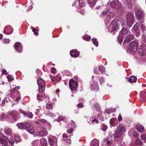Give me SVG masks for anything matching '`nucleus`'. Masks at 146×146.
Masks as SVG:
<instances>
[{
	"instance_id": "nucleus-1",
	"label": "nucleus",
	"mask_w": 146,
	"mask_h": 146,
	"mask_svg": "<svg viewBox=\"0 0 146 146\" xmlns=\"http://www.w3.org/2000/svg\"><path fill=\"white\" fill-rule=\"evenodd\" d=\"M125 128L123 126L118 127L113 135L115 138H119L120 140L123 138L124 132H125Z\"/></svg>"
},
{
	"instance_id": "nucleus-33",
	"label": "nucleus",
	"mask_w": 146,
	"mask_h": 146,
	"mask_svg": "<svg viewBox=\"0 0 146 146\" xmlns=\"http://www.w3.org/2000/svg\"><path fill=\"white\" fill-rule=\"evenodd\" d=\"M140 95L143 100L146 101V90L141 92Z\"/></svg>"
},
{
	"instance_id": "nucleus-40",
	"label": "nucleus",
	"mask_w": 146,
	"mask_h": 146,
	"mask_svg": "<svg viewBox=\"0 0 146 146\" xmlns=\"http://www.w3.org/2000/svg\"><path fill=\"white\" fill-rule=\"evenodd\" d=\"M135 143L136 144L141 145H142V143L140 139H136L135 141Z\"/></svg>"
},
{
	"instance_id": "nucleus-28",
	"label": "nucleus",
	"mask_w": 146,
	"mask_h": 146,
	"mask_svg": "<svg viewBox=\"0 0 146 146\" xmlns=\"http://www.w3.org/2000/svg\"><path fill=\"white\" fill-rule=\"evenodd\" d=\"M40 142L42 146H46L47 144L46 140L44 138H42L40 140Z\"/></svg>"
},
{
	"instance_id": "nucleus-24",
	"label": "nucleus",
	"mask_w": 146,
	"mask_h": 146,
	"mask_svg": "<svg viewBox=\"0 0 146 146\" xmlns=\"http://www.w3.org/2000/svg\"><path fill=\"white\" fill-rule=\"evenodd\" d=\"M58 74H56L55 76H53V75H51L50 76V78L53 84H55L57 83L58 82L57 80V78H56Z\"/></svg>"
},
{
	"instance_id": "nucleus-63",
	"label": "nucleus",
	"mask_w": 146,
	"mask_h": 146,
	"mask_svg": "<svg viewBox=\"0 0 146 146\" xmlns=\"http://www.w3.org/2000/svg\"><path fill=\"white\" fill-rule=\"evenodd\" d=\"M64 141L65 142L68 144H70L71 143V140L70 138H68L67 139H64Z\"/></svg>"
},
{
	"instance_id": "nucleus-34",
	"label": "nucleus",
	"mask_w": 146,
	"mask_h": 146,
	"mask_svg": "<svg viewBox=\"0 0 146 146\" xmlns=\"http://www.w3.org/2000/svg\"><path fill=\"white\" fill-rule=\"evenodd\" d=\"M104 113L103 112H101L100 113L98 114V118L100 121V122L104 120V116L102 115Z\"/></svg>"
},
{
	"instance_id": "nucleus-13",
	"label": "nucleus",
	"mask_w": 146,
	"mask_h": 146,
	"mask_svg": "<svg viewBox=\"0 0 146 146\" xmlns=\"http://www.w3.org/2000/svg\"><path fill=\"white\" fill-rule=\"evenodd\" d=\"M103 16L105 21V23L106 25H107L108 23L110 21V19L113 17L114 15L113 13H112V14H107V15Z\"/></svg>"
},
{
	"instance_id": "nucleus-6",
	"label": "nucleus",
	"mask_w": 146,
	"mask_h": 146,
	"mask_svg": "<svg viewBox=\"0 0 146 146\" xmlns=\"http://www.w3.org/2000/svg\"><path fill=\"white\" fill-rule=\"evenodd\" d=\"M48 141L51 146H58L57 138L54 136L49 135L48 136Z\"/></svg>"
},
{
	"instance_id": "nucleus-7",
	"label": "nucleus",
	"mask_w": 146,
	"mask_h": 146,
	"mask_svg": "<svg viewBox=\"0 0 146 146\" xmlns=\"http://www.w3.org/2000/svg\"><path fill=\"white\" fill-rule=\"evenodd\" d=\"M9 117H11V120L12 121H15L19 119L20 116L18 112L16 111H12L10 113Z\"/></svg>"
},
{
	"instance_id": "nucleus-18",
	"label": "nucleus",
	"mask_w": 146,
	"mask_h": 146,
	"mask_svg": "<svg viewBox=\"0 0 146 146\" xmlns=\"http://www.w3.org/2000/svg\"><path fill=\"white\" fill-rule=\"evenodd\" d=\"M13 29L11 27L9 26H7L5 27L4 30V32L5 34L9 35H10L13 32Z\"/></svg>"
},
{
	"instance_id": "nucleus-25",
	"label": "nucleus",
	"mask_w": 146,
	"mask_h": 146,
	"mask_svg": "<svg viewBox=\"0 0 146 146\" xmlns=\"http://www.w3.org/2000/svg\"><path fill=\"white\" fill-rule=\"evenodd\" d=\"M70 54L72 57L75 58L77 57L79 55V53L78 52L75 51L74 50H71L70 51Z\"/></svg>"
},
{
	"instance_id": "nucleus-14",
	"label": "nucleus",
	"mask_w": 146,
	"mask_h": 146,
	"mask_svg": "<svg viewBox=\"0 0 146 146\" xmlns=\"http://www.w3.org/2000/svg\"><path fill=\"white\" fill-rule=\"evenodd\" d=\"M138 51L140 55L141 56L146 54V46L143 45L140 46L138 49Z\"/></svg>"
},
{
	"instance_id": "nucleus-53",
	"label": "nucleus",
	"mask_w": 146,
	"mask_h": 146,
	"mask_svg": "<svg viewBox=\"0 0 146 146\" xmlns=\"http://www.w3.org/2000/svg\"><path fill=\"white\" fill-rule=\"evenodd\" d=\"M3 42L5 44H8L10 42V40L9 39L5 38L3 40Z\"/></svg>"
},
{
	"instance_id": "nucleus-17",
	"label": "nucleus",
	"mask_w": 146,
	"mask_h": 146,
	"mask_svg": "<svg viewBox=\"0 0 146 146\" xmlns=\"http://www.w3.org/2000/svg\"><path fill=\"white\" fill-rule=\"evenodd\" d=\"M112 142L110 137H107L104 139L103 141V143L105 146H110Z\"/></svg>"
},
{
	"instance_id": "nucleus-46",
	"label": "nucleus",
	"mask_w": 146,
	"mask_h": 146,
	"mask_svg": "<svg viewBox=\"0 0 146 146\" xmlns=\"http://www.w3.org/2000/svg\"><path fill=\"white\" fill-rule=\"evenodd\" d=\"M115 109H110L106 110V112L108 114H110V113L111 112H113L115 111Z\"/></svg>"
},
{
	"instance_id": "nucleus-29",
	"label": "nucleus",
	"mask_w": 146,
	"mask_h": 146,
	"mask_svg": "<svg viewBox=\"0 0 146 146\" xmlns=\"http://www.w3.org/2000/svg\"><path fill=\"white\" fill-rule=\"evenodd\" d=\"M98 0H87V3L90 7L93 6Z\"/></svg>"
},
{
	"instance_id": "nucleus-61",
	"label": "nucleus",
	"mask_w": 146,
	"mask_h": 146,
	"mask_svg": "<svg viewBox=\"0 0 146 146\" xmlns=\"http://www.w3.org/2000/svg\"><path fill=\"white\" fill-rule=\"evenodd\" d=\"M99 81L101 84L104 83V78L102 77H101L99 79Z\"/></svg>"
},
{
	"instance_id": "nucleus-36",
	"label": "nucleus",
	"mask_w": 146,
	"mask_h": 146,
	"mask_svg": "<svg viewBox=\"0 0 146 146\" xmlns=\"http://www.w3.org/2000/svg\"><path fill=\"white\" fill-rule=\"evenodd\" d=\"M123 3L124 4H126L129 7H130L131 5V0H123Z\"/></svg>"
},
{
	"instance_id": "nucleus-50",
	"label": "nucleus",
	"mask_w": 146,
	"mask_h": 146,
	"mask_svg": "<svg viewBox=\"0 0 146 146\" xmlns=\"http://www.w3.org/2000/svg\"><path fill=\"white\" fill-rule=\"evenodd\" d=\"M26 116H27L29 118H32L33 116V115L31 112H28L26 113L25 115Z\"/></svg>"
},
{
	"instance_id": "nucleus-3",
	"label": "nucleus",
	"mask_w": 146,
	"mask_h": 146,
	"mask_svg": "<svg viewBox=\"0 0 146 146\" xmlns=\"http://www.w3.org/2000/svg\"><path fill=\"white\" fill-rule=\"evenodd\" d=\"M126 22L128 27H130L135 22L133 14L129 12L126 15Z\"/></svg>"
},
{
	"instance_id": "nucleus-5",
	"label": "nucleus",
	"mask_w": 146,
	"mask_h": 146,
	"mask_svg": "<svg viewBox=\"0 0 146 146\" xmlns=\"http://www.w3.org/2000/svg\"><path fill=\"white\" fill-rule=\"evenodd\" d=\"M135 12L137 19L140 20L139 21L140 23H143L144 21L143 19L144 13L143 11H142L141 9H135Z\"/></svg>"
},
{
	"instance_id": "nucleus-38",
	"label": "nucleus",
	"mask_w": 146,
	"mask_h": 146,
	"mask_svg": "<svg viewBox=\"0 0 146 146\" xmlns=\"http://www.w3.org/2000/svg\"><path fill=\"white\" fill-rule=\"evenodd\" d=\"M8 116L7 115L4 113H3L0 117L1 120V121L6 120L7 119V118Z\"/></svg>"
},
{
	"instance_id": "nucleus-42",
	"label": "nucleus",
	"mask_w": 146,
	"mask_h": 146,
	"mask_svg": "<svg viewBox=\"0 0 146 146\" xmlns=\"http://www.w3.org/2000/svg\"><path fill=\"white\" fill-rule=\"evenodd\" d=\"M124 37L122 36H121V35H120L119 34L118 35L117 39L118 40L120 44H121L122 43L123 40V38Z\"/></svg>"
},
{
	"instance_id": "nucleus-51",
	"label": "nucleus",
	"mask_w": 146,
	"mask_h": 146,
	"mask_svg": "<svg viewBox=\"0 0 146 146\" xmlns=\"http://www.w3.org/2000/svg\"><path fill=\"white\" fill-rule=\"evenodd\" d=\"M9 100V99H7V98H5L2 101V103L1 105L2 106H3L4 105V104L6 102H8V100Z\"/></svg>"
},
{
	"instance_id": "nucleus-64",
	"label": "nucleus",
	"mask_w": 146,
	"mask_h": 146,
	"mask_svg": "<svg viewBox=\"0 0 146 146\" xmlns=\"http://www.w3.org/2000/svg\"><path fill=\"white\" fill-rule=\"evenodd\" d=\"M94 72L95 73L97 74H98L99 73L98 71V69L97 67H96L94 68Z\"/></svg>"
},
{
	"instance_id": "nucleus-49",
	"label": "nucleus",
	"mask_w": 146,
	"mask_h": 146,
	"mask_svg": "<svg viewBox=\"0 0 146 146\" xmlns=\"http://www.w3.org/2000/svg\"><path fill=\"white\" fill-rule=\"evenodd\" d=\"M51 72L54 74V76H55L56 74H57L56 73V69L54 67H52L51 68Z\"/></svg>"
},
{
	"instance_id": "nucleus-10",
	"label": "nucleus",
	"mask_w": 146,
	"mask_h": 146,
	"mask_svg": "<svg viewBox=\"0 0 146 146\" xmlns=\"http://www.w3.org/2000/svg\"><path fill=\"white\" fill-rule=\"evenodd\" d=\"M78 84V82L74 81L72 79H71L69 82L70 88L72 91H75L77 88Z\"/></svg>"
},
{
	"instance_id": "nucleus-21",
	"label": "nucleus",
	"mask_w": 146,
	"mask_h": 146,
	"mask_svg": "<svg viewBox=\"0 0 146 146\" xmlns=\"http://www.w3.org/2000/svg\"><path fill=\"white\" fill-rule=\"evenodd\" d=\"M48 134V132L46 131H40L37 133V136H40V137H44L47 135Z\"/></svg>"
},
{
	"instance_id": "nucleus-62",
	"label": "nucleus",
	"mask_w": 146,
	"mask_h": 146,
	"mask_svg": "<svg viewBox=\"0 0 146 146\" xmlns=\"http://www.w3.org/2000/svg\"><path fill=\"white\" fill-rule=\"evenodd\" d=\"M35 123L36 124H41L40 119H37L35 120Z\"/></svg>"
},
{
	"instance_id": "nucleus-39",
	"label": "nucleus",
	"mask_w": 146,
	"mask_h": 146,
	"mask_svg": "<svg viewBox=\"0 0 146 146\" xmlns=\"http://www.w3.org/2000/svg\"><path fill=\"white\" fill-rule=\"evenodd\" d=\"M41 120V124L42 123H46L49 126V127H50V123L47 121L46 119H40Z\"/></svg>"
},
{
	"instance_id": "nucleus-59",
	"label": "nucleus",
	"mask_w": 146,
	"mask_h": 146,
	"mask_svg": "<svg viewBox=\"0 0 146 146\" xmlns=\"http://www.w3.org/2000/svg\"><path fill=\"white\" fill-rule=\"evenodd\" d=\"M43 96H40V95L38 94L37 96V98L38 100H39L41 101H42V100Z\"/></svg>"
},
{
	"instance_id": "nucleus-35",
	"label": "nucleus",
	"mask_w": 146,
	"mask_h": 146,
	"mask_svg": "<svg viewBox=\"0 0 146 146\" xmlns=\"http://www.w3.org/2000/svg\"><path fill=\"white\" fill-rule=\"evenodd\" d=\"M31 145L33 146H40L38 140H35L32 142Z\"/></svg>"
},
{
	"instance_id": "nucleus-2",
	"label": "nucleus",
	"mask_w": 146,
	"mask_h": 146,
	"mask_svg": "<svg viewBox=\"0 0 146 146\" xmlns=\"http://www.w3.org/2000/svg\"><path fill=\"white\" fill-rule=\"evenodd\" d=\"M111 6L113 8L117 9L120 13L124 11L123 7L121 3L118 0H113L110 3Z\"/></svg>"
},
{
	"instance_id": "nucleus-57",
	"label": "nucleus",
	"mask_w": 146,
	"mask_h": 146,
	"mask_svg": "<svg viewBox=\"0 0 146 146\" xmlns=\"http://www.w3.org/2000/svg\"><path fill=\"white\" fill-rule=\"evenodd\" d=\"M36 72L37 74V76L38 77H39L42 75V73L39 70H37L36 71Z\"/></svg>"
},
{
	"instance_id": "nucleus-54",
	"label": "nucleus",
	"mask_w": 146,
	"mask_h": 146,
	"mask_svg": "<svg viewBox=\"0 0 146 146\" xmlns=\"http://www.w3.org/2000/svg\"><path fill=\"white\" fill-rule=\"evenodd\" d=\"M141 139L146 142V134H143L141 135Z\"/></svg>"
},
{
	"instance_id": "nucleus-22",
	"label": "nucleus",
	"mask_w": 146,
	"mask_h": 146,
	"mask_svg": "<svg viewBox=\"0 0 146 146\" xmlns=\"http://www.w3.org/2000/svg\"><path fill=\"white\" fill-rule=\"evenodd\" d=\"M139 23H136L133 27V29L135 31V32L137 33V35L138 36L140 34L139 30Z\"/></svg>"
},
{
	"instance_id": "nucleus-4",
	"label": "nucleus",
	"mask_w": 146,
	"mask_h": 146,
	"mask_svg": "<svg viewBox=\"0 0 146 146\" xmlns=\"http://www.w3.org/2000/svg\"><path fill=\"white\" fill-rule=\"evenodd\" d=\"M37 83L38 86V91L40 93L42 92L45 89V83L44 81L40 78L37 80Z\"/></svg>"
},
{
	"instance_id": "nucleus-26",
	"label": "nucleus",
	"mask_w": 146,
	"mask_h": 146,
	"mask_svg": "<svg viewBox=\"0 0 146 146\" xmlns=\"http://www.w3.org/2000/svg\"><path fill=\"white\" fill-rule=\"evenodd\" d=\"M4 132L6 134L10 135L12 133V130L10 128L6 127L4 129Z\"/></svg>"
},
{
	"instance_id": "nucleus-16",
	"label": "nucleus",
	"mask_w": 146,
	"mask_h": 146,
	"mask_svg": "<svg viewBox=\"0 0 146 146\" xmlns=\"http://www.w3.org/2000/svg\"><path fill=\"white\" fill-rule=\"evenodd\" d=\"M90 87L92 91H97L98 89V83L96 81H93V82H91Z\"/></svg>"
},
{
	"instance_id": "nucleus-12",
	"label": "nucleus",
	"mask_w": 146,
	"mask_h": 146,
	"mask_svg": "<svg viewBox=\"0 0 146 146\" xmlns=\"http://www.w3.org/2000/svg\"><path fill=\"white\" fill-rule=\"evenodd\" d=\"M14 47L17 52L20 53L22 52L23 46L21 42H16Z\"/></svg>"
},
{
	"instance_id": "nucleus-44",
	"label": "nucleus",
	"mask_w": 146,
	"mask_h": 146,
	"mask_svg": "<svg viewBox=\"0 0 146 146\" xmlns=\"http://www.w3.org/2000/svg\"><path fill=\"white\" fill-rule=\"evenodd\" d=\"M45 114L46 115L52 117H55V115L51 112L50 111H48L45 113Z\"/></svg>"
},
{
	"instance_id": "nucleus-32",
	"label": "nucleus",
	"mask_w": 146,
	"mask_h": 146,
	"mask_svg": "<svg viewBox=\"0 0 146 146\" xmlns=\"http://www.w3.org/2000/svg\"><path fill=\"white\" fill-rule=\"evenodd\" d=\"M17 126L18 127V128L19 129H25L24 123H19L17 124Z\"/></svg>"
},
{
	"instance_id": "nucleus-9",
	"label": "nucleus",
	"mask_w": 146,
	"mask_h": 146,
	"mask_svg": "<svg viewBox=\"0 0 146 146\" xmlns=\"http://www.w3.org/2000/svg\"><path fill=\"white\" fill-rule=\"evenodd\" d=\"M119 29L118 24L116 21L114 20H113L110 25L109 31L112 33L113 31H117Z\"/></svg>"
},
{
	"instance_id": "nucleus-58",
	"label": "nucleus",
	"mask_w": 146,
	"mask_h": 146,
	"mask_svg": "<svg viewBox=\"0 0 146 146\" xmlns=\"http://www.w3.org/2000/svg\"><path fill=\"white\" fill-rule=\"evenodd\" d=\"M115 118H111L110 121V123L111 125H113L114 124V121Z\"/></svg>"
},
{
	"instance_id": "nucleus-23",
	"label": "nucleus",
	"mask_w": 146,
	"mask_h": 146,
	"mask_svg": "<svg viewBox=\"0 0 146 146\" xmlns=\"http://www.w3.org/2000/svg\"><path fill=\"white\" fill-rule=\"evenodd\" d=\"M99 141L98 140L94 139L91 142L90 146H99Z\"/></svg>"
},
{
	"instance_id": "nucleus-56",
	"label": "nucleus",
	"mask_w": 146,
	"mask_h": 146,
	"mask_svg": "<svg viewBox=\"0 0 146 146\" xmlns=\"http://www.w3.org/2000/svg\"><path fill=\"white\" fill-rule=\"evenodd\" d=\"M102 15L104 16L106 15H107V14H112V13L109 12L107 11H104L102 12Z\"/></svg>"
},
{
	"instance_id": "nucleus-30",
	"label": "nucleus",
	"mask_w": 146,
	"mask_h": 146,
	"mask_svg": "<svg viewBox=\"0 0 146 146\" xmlns=\"http://www.w3.org/2000/svg\"><path fill=\"white\" fill-rule=\"evenodd\" d=\"M136 128L138 131L140 133H142L144 131V127L141 125H136Z\"/></svg>"
},
{
	"instance_id": "nucleus-45",
	"label": "nucleus",
	"mask_w": 146,
	"mask_h": 146,
	"mask_svg": "<svg viewBox=\"0 0 146 146\" xmlns=\"http://www.w3.org/2000/svg\"><path fill=\"white\" fill-rule=\"evenodd\" d=\"M14 139L16 142H19L20 141L21 138L19 135H16L15 136Z\"/></svg>"
},
{
	"instance_id": "nucleus-52",
	"label": "nucleus",
	"mask_w": 146,
	"mask_h": 146,
	"mask_svg": "<svg viewBox=\"0 0 146 146\" xmlns=\"http://www.w3.org/2000/svg\"><path fill=\"white\" fill-rule=\"evenodd\" d=\"M79 3L80 6L81 7H83L86 4V3L85 2H82L81 0L79 1Z\"/></svg>"
},
{
	"instance_id": "nucleus-20",
	"label": "nucleus",
	"mask_w": 146,
	"mask_h": 146,
	"mask_svg": "<svg viewBox=\"0 0 146 146\" xmlns=\"http://www.w3.org/2000/svg\"><path fill=\"white\" fill-rule=\"evenodd\" d=\"M128 35L125 37L123 43L129 42L133 39L134 36L132 34H130V33H129Z\"/></svg>"
},
{
	"instance_id": "nucleus-8",
	"label": "nucleus",
	"mask_w": 146,
	"mask_h": 146,
	"mask_svg": "<svg viewBox=\"0 0 146 146\" xmlns=\"http://www.w3.org/2000/svg\"><path fill=\"white\" fill-rule=\"evenodd\" d=\"M139 45L137 41H132L129 46L130 50L132 52H136L137 50V48Z\"/></svg>"
},
{
	"instance_id": "nucleus-60",
	"label": "nucleus",
	"mask_w": 146,
	"mask_h": 146,
	"mask_svg": "<svg viewBox=\"0 0 146 146\" xmlns=\"http://www.w3.org/2000/svg\"><path fill=\"white\" fill-rule=\"evenodd\" d=\"M141 30L143 31H144L146 29V27L143 24H141Z\"/></svg>"
},
{
	"instance_id": "nucleus-41",
	"label": "nucleus",
	"mask_w": 146,
	"mask_h": 146,
	"mask_svg": "<svg viewBox=\"0 0 146 146\" xmlns=\"http://www.w3.org/2000/svg\"><path fill=\"white\" fill-rule=\"evenodd\" d=\"M83 38L85 40L88 41L90 40L91 37L88 35H85L83 36Z\"/></svg>"
},
{
	"instance_id": "nucleus-27",
	"label": "nucleus",
	"mask_w": 146,
	"mask_h": 146,
	"mask_svg": "<svg viewBox=\"0 0 146 146\" xmlns=\"http://www.w3.org/2000/svg\"><path fill=\"white\" fill-rule=\"evenodd\" d=\"M92 108L96 110V111L99 112L100 111V107L97 103L94 104L92 106Z\"/></svg>"
},
{
	"instance_id": "nucleus-15",
	"label": "nucleus",
	"mask_w": 146,
	"mask_h": 146,
	"mask_svg": "<svg viewBox=\"0 0 146 146\" xmlns=\"http://www.w3.org/2000/svg\"><path fill=\"white\" fill-rule=\"evenodd\" d=\"M25 129L30 133L33 134L34 133V131L33 129V127L31 126L30 124L29 123H27L25 124Z\"/></svg>"
},
{
	"instance_id": "nucleus-55",
	"label": "nucleus",
	"mask_w": 146,
	"mask_h": 146,
	"mask_svg": "<svg viewBox=\"0 0 146 146\" xmlns=\"http://www.w3.org/2000/svg\"><path fill=\"white\" fill-rule=\"evenodd\" d=\"M107 128V126L105 125H103L101 126V129L103 131L106 130Z\"/></svg>"
},
{
	"instance_id": "nucleus-47",
	"label": "nucleus",
	"mask_w": 146,
	"mask_h": 146,
	"mask_svg": "<svg viewBox=\"0 0 146 146\" xmlns=\"http://www.w3.org/2000/svg\"><path fill=\"white\" fill-rule=\"evenodd\" d=\"M7 78L8 79V81L9 82L11 81L14 80V78L12 76H11L10 75H9V74H8L7 76Z\"/></svg>"
},
{
	"instance_id": "nucleus-19",
	"label": "nucleus",
	"mask_w": 146,
	"mask_h": 146,
	"mask_svg": "<svg viewBox=\"0 0 146 146\" xmlns=\"http://www.w3.org/2000/svg\"><path fill=\"white\" fill-rule=\"evenodd\" d=\"M130 31L128 29L123 28L121 31L119 32V34L123 37H125L126 35L130 33Z\"/></svg>"
},
{
	"instance_id": "nucleus-11",
	"label": "nucleus",
	"mask_w": 146,
	"mask_h": 146,
	"mask_svg": "<svg viewBox=\"0 0 146 146\" xmlns=\"http://www.w3.org/2000/svg\"><path fill=\"white\" fill-rule=\"evenodd\" d=\"M4 137H5V138H2L0 137V144L3 145L4 146H8L7 145V141H8L12 145L14 143V141L12 140L11 141L10 140H8L7 138L5 137V136H4Z\"/></svg>"
},
{
	"instance_id": "nucleus-48",
	"label": "nucleus",
	"mask_w": 146,
	"mask_h": 146,
	"mask_svg": "<svg viewBox=\"0 0 146 146\" xmlns=\"http://www.w3.org/2000/svg\"><path fill=\"white\" fill-rule=\"evenodd\" d=\"M99 70L100 72H104L105 70L103 66H100L98 67Z\"/></svg>"
},
{
	"instance_id": "nucleus-37",
	"label": "nucleus",
	"mask_w": 146,
	"mask_h": 146,
	"mask_svg": "<svg viewBox=\"0 0 146 146\" xmlns=\"http://www.w3.org/2000/svg\"><path fill=\"white\" fill-rule=\"evenodd\" d=\"M53 104L50 102H48L46 105V108L47 109H51L53 108Z\"/></svg>"
},
{
	"instance_id": "nucleus-31",
	"label": "nucleus",
	"mask_w": 146,
	"mask_h": 146,
	"mask_svg": "<svg viewBox=\"0 0 146 146\" xmlns=\"http://www.w3.org/2000/svg\"><path fill=\"white\" fill-rule=\"evenodd\" d=\"M137 78L136 77L134 76H130L129 79V82L131 83L135 82L137 81Z\"/></svg>"
},
{
	"instance_id": "nucleus-43",
	"label": "nucleus",
	"mask_w": 146,
	"mask_h": 146,
	"mask_svg": "<svg viewBox=\"0 0 146 146\" xmlns=\"http://www.w3.org/2000/svg\"><path fill=\"white\" fill-rule=\"evenodd\" d=\"M93 43L96 45V46H98V43L96 38H92V40Z\"/></svg>"
}]
</instances>
